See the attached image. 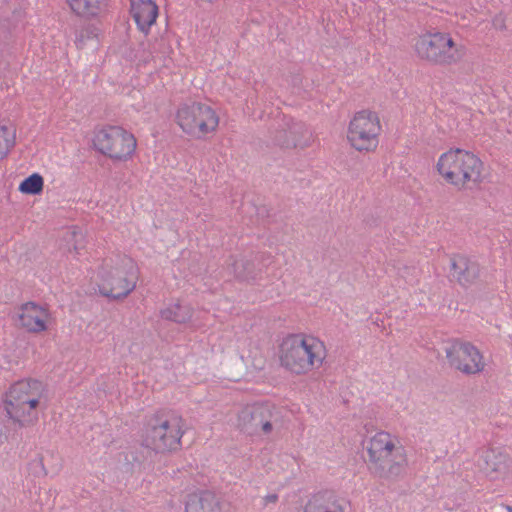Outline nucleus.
<instances>
[{"instance_id":"obj_8","label":"nucleus","mask_w":512,"mask_h":512,"mask_svg":"<svg viewBox=\"0 0 512 512\" xmlns=\"http://www.w3.org/2000/svg\"><path fill=\"white\" fill-rule=\"evenodd\" d=\"M449 367L465 376L483 373L487 363L481 350L470 342L454 341L445 348Z\"/></svg>"},{"instance_id":"obj_22","label":"nucleus","mask_w":512,"mask_h":512,"mask_svg":"<svg viewBox=\"0 0 512 512\" xmlns=\"http://www.w3.org/2000/svg\"><path fill=\"white\" fill-rule=\"evenodd\" d=\"M43 188L44 178L39 173H33L19 184L18 190L26 195H39Z\"/></svg>"},{"instance_id":"obj_19","label":"nucleus","mask_w":512,"mask_h":512,"mask_svg":"<svg viewBox=\"0 0 512 512\" xmlns=\"http://www.w3.org/2000/svg\"><path fill=\"white\" fill-rule=\"evenodd\" d=\"M70 8L77 15L92 18L106 10L108 0H67Z\"/></svg>"},{"instance_id":"obj_2","label":"nucleus","mask_w":512,"mask_h":512,"mask_svg":"<svg viewBox=\"0 0 512 512\" xmlns=\"http://www.w3.org/2000/svg\"><path fill=\"white\" fill-rule=\"evenodd\" d=\"M47 394L48 386L41 379L26 377L13 382L2 396V406L8 421L19 428L35 425Z\"/></svg>"},{"instance_id":"obj_17","label":"nucleus","mask_w":512,"mask_h":512,"mask_svg":"<svg viewBox=\"0 0 512 512\" xmlns=\"http://www.w3.org/2000/svg\"><path fill=\"white\" fill-rule=\"evenodd\" d=\"M221 510L220 502L210 492L192 493L188 495L185 512H217Z\"/></svg>"},{"instance_id":"obj_25","label":"nucleus","mask_w":512,"mask_h":512,"mask_svg":"<svg viewBox=\"0 0 512 512\" xmlns=\"http://www.w3.org/2000/svg\"><path fill=\"white\" fill-rule=\"evenodd\" d=\"M507 17L508 15H504L502 13H499L497 14L493 20H492V25L493 27L496 29V30H499V31H502V32H505L507 26H506V23H507Z\"/></svg>"},{"instance_id":"obj_14","label":"nucleus","mask_w":512,"mask_h":512,"mask_svg":"<svg viewBox=\"0 0 512 512\" xmlns=\"http://www.w3.org/2000/svg\"><path fill=\"white\" fill-rule=\"evenodd\" d=\"M131 14L139 30L147 34L158 16V6L152 0H132Z\"/></svg>"},{"instance_id":"obj_1","label":"nucleus","mask_w":512,"mask_h":512,"mask_svg":"<svg viewBox=\"0 0 512 512\" xmlns=\"http://www.w3.org/2000/svg\"><path fill=\"white\" fill-rule=\"evenodd\" d=\"M140 270L134 259L124 254L105 257L93 270L94 292L112 301L126 299L137 287Z\"/></svg>"},{"instance_id":"obj_5","label":"nucleus","mask_w":512,"mask_h":512,"mask_svg":"<svg viewBox=\"0 0 512 512\" xmlns=\"http://www.w3.org/2000/svg\"><path fill=\"white\" fill-rule=\"evenodd\" d=\"M364 449L369 469L379 478H393L403 472L406 453L396 435L377 431L365 441Z\"/></svg>"},{"instance_id":"obj_13","label":"nucleus","mask_w":512,"mask_h":512,"mask_svg":"<svg viewBox=\"0 0 512 512\" xmlns=\"http://www.w3.org/2000/svg\"><path fill=\"white\" fill-rule=\"evenodd\" d=\"M453 278L463 287H471L479 281L480 268L478 264L465 256H455L451 260Z\"/></svg>"},{"instance_id":"obj_15","label":"nucleus","mask_w":512,"mask_h":512,"mask_svg":"<svg viewBox=\"0 0 512 512\" xmlns=\"http://www.w3.org/2000/svg\"><path fill=\"white\" fill-rule=\"evenodd\" d=\"M275 410V406L270 403H258L246 407L238 415L239 426L245 428L249 424H254L260 427L265 420H273Z\"/></svg>"},{"instance_id":"obj_21","label":"nucleus","mask_w":512,"mask_h":512,"mask_svg":"<svg viewBox=\"0 0 512 512\" xmlns=\"http://www.w3.org/2000/svg\"><path fill=\"white\" fill-rule=\"evenodd\" d=\"M369 125L381 128L380 119L377 113L364 109L354 115L348 128H364Z\"/></svg>"},{"instance_id":"obj_10","label":"nucleus","mask_w":512,"mask_h":512,"mask_svg":"<svg viewBox=\"0 0 512 512\" xmlns=\"http://www.w3.org/2000/svg\"><path fill=\"white\" fill-rule=\"evenodd\" d=\"M14 320L20 330L34 335L47 333L54 324L49 306L36 301L20 304L15 310Z\"/></svg>"},{"instance_id":"obj_29","label":"nucleus","mask_w":512,"mask_h":512,"mask_svg":"<svg viewBox=\"0 0 512 512\" xmlns=\"http://www.w3.org/2000/svg\"><path fill=\"white\" fill-rule=\"evenodd\" d=\"M7 128V125L0 123V129Z\"/></svg>"},{"instance_id":"obj_4","label":"nucleus","mask_w":512,"mask_h":512,"mask_svg":"<svg viewBox=\"0 0 512 512\" xmlns=\"http://www.w3.org/2000/svg\"><path fill=\"white\" fill-rule=\"evenodd\" d=\"M435 167L443 181L457 190L479 186L487 178L484 161L466 149L450 148L439 156Z\"/></svg>"},{"instance_id":"obj_9","label":"nucleus","mask_w":512,"mask_h":512,"mask_svg":"<svg viewBox=\"0 0 512 512\" xmlns=\"http://www.w3.org/2000/svg\"><path fill=\"white\" fill-rule=\"evenodd\" d=\"M94 147L113 160L130 159L137 147L135 136L129 130H96Z\"/></svg>"},{"instance_id":"obj_12","label":"nucleus","mask_w":512,"mask_h":512,"mask_svg":"<svg viewBox=\"0 0 512 512\" xmlns=\"http://www.w3.org/2000/svg\"><path fill=\"white\" fill-rule=\"evenodd\" d=\"M481 469L490 481L505 482L512 477V458L499 449L487 450Z\"/></svg>"},{"instance_id":"obj_26","label":"nucleus","mask_w":512,"mask_h":512,"mask_svg":"<svg viewBox=\"0 0 512 512\" xmlns=\"http://www.w3.org/2000/svg\"><path fill=\"white\" fill-rule=\"evenodd\" d=\"M259 430L264 435H269L273 431L272 420H265L264 423L259 427Z\"/></svg>"},{"instance_id":"obj_18","label":"nucleus","mask_w":512,"mask_h":512,"mask_svg":"<svg viewBox=\"0 0 512 512\" xmlns=\"http://www.w3.org/2000/svg\"><path fill=\"white\" fill-rule=\"evenodd\" d=\"M347 140L357 151H372L377 148L379 139L374 130H347Z\"/></svg>"},{"instance_id":"obj_6","label":"nucleus","mask_w":512,"mask_h":512,"mask_svg":"<svg viewBox=\"0 0 512 512\" xmlns=\"http://www.w3.org/2000/svg\"><path fill=\"white\" fill-rule=\"evenodd\" d=\"M184 434L183 417L174 411H164L151 418L146 442L156 452H172L180 449Z\"/></svg>"},{"instance_id":"obj_11","label":"nucleus","mask_w":512,"mask_h":512,"mask_svg":"<svg viewBox=\"0 0 512 512\" xmlns=\"http://www.w3.org/2000/svg\"><path fill=\"white\" fill-rule=\"evenodd\" d=\"M176 121L180 128H217L219 116L210 106L193 102L179 107Z\"/></svg>"},{"instance_id":"obj_20","label":"nucleus","mask_w":512,"mask_h":512,"mask_svg":"<svg viewBox=\"0 0 512 512\" xmlns=\"http://www.w3.org/2000/svg\"><path fill=\"white\" fill-rule=\"evenodd\" d=\"M161 315L166 320L176 323H186L192 317V309L188 305L175 302L163 309Z\"/></svg>"},{"instance_id":"obj_30","label":"nucleus","mask_w":512,"mask_h":512,"mask_svg":"<svg viewBox=\"0 0 512 512\" xmlns=\"http://www.w3.org/2000/svg\"><path fill=\"white\" fill-rule=\"evenodd\" d=\"M108 128L114 129V128H118V127L117 126H113V125H109Z\"/></svg>"},{"instance_id":"obj_24","label":"nucleus","mask_w":512,"mask_h":512,"mask_svg":"<svg viewBox=\"0 0 512 512\" xmlns=\"http://www.w3.org/2000/svg\"><path fill=\"white\" fill-rule=\"evenodd\" d=\"M98 36V29L94 25L83 27L76 35L75 44L82 49L88 40H94Z\"/></svg>"},{"instance_id":"obj_16","label":"nucleus","mask_w":512,"mask_h":512,"mask_svg":"<svg viewBox=\"0 0 512 512\" xmlns=\"http://www.w3.org/2000/svg\"><path fill=\"white\" fill-rule=\"evenodd\" d=\"M345 504L342 499L331 493H319L313 495L306 502L303 512H345Z\"/></svg>"},{"instance_id":"obj_3","label":"nucleus","mask_w":512,"mask_h":512,"mask_svg":"<svg viewBox=\"0 0 512 512\" xmlns=\"http://www.w3.org/2000/svg\"><path fill=\"white\" fill-rule=\"evenodd\" d=\"M277 355L283 369L301 376L322 367L327 348L324 341L312 334L289 333L281 339Z\"/></svg>"},{"instance_id":"obj_27","label":"nucleus","mask_w":512,"mask_h":512,"mask_svg":"<svg viewBox=\"0 0 512 512\" xmlns=\"http://www.w3.org/2000/svg\"><path fill=\"white\" fill-rule=\"evenodd\" d=\"M278 501V495L273 493V494H268L266 496L263 497L262 499V502L264 505H268V504H274Z\"/></svg>"},{"instance_id":"obj_23","label":"nucleus","mask_w":512,"mask_h":512,"mask_svg":"<svg viewBox=\"0 0 512 512\" xmlns=\"http://www.w3.org/2000/svg\"><path fill=\"white\" fill-rule=\"evenodd\" d=\"M15 144V130H0V160Z\"/></svg>"},{"instance_id":"obj_28","label":"nucleus","mask_w":512,"mask_h":512,"mask_svg":"<svg viewBox=\"0 0 512 512\" xmlns=\"http://www.w3.org/2000/svg\"><path fill=\"white\" fill-rule=\"evenodd\" d=\"M506 26L507 28L505 32H507L509 35H512V15H508Z\"/></svg>"},{"instance_id":"obj_7","label":"nucleus","mask_w":512,"mask_h":512,"mask_svg":"<svg viewBox=\"0 0 512 512\" xmlns=\"http://www.w3.org/2000/svg\"><path fill=\"white\" fill-rule=\"evenodd\" d=\"M414 49L417 56L434 65H451L466 54L465 46L456 43L448 33H425L416 39Z\"/></svg>"}]
</instances>
